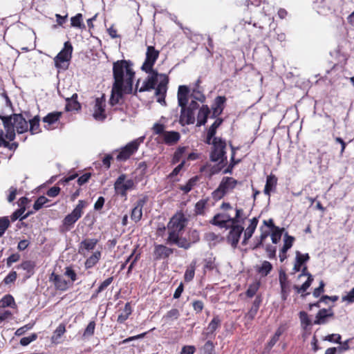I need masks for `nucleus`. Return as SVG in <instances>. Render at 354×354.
<instances>
[{
	"label": "nucleus",
	"instance_id": "obj_5",
	"mask_svg": "<svg viewBox=\"0 0 354 354\" xmlns=\"http://www.w3.org/2000/svg\"><path fill=\"white\" fill-rule=\"evenodd\" d=\"M238 184V180L232 177L225 176L222 178L218 187L212 193V198L221 200L227 193L228 190L233 189Z\"/></svg>",
	"mask_w": 354,
	"mask_h": 354
},
{
	"label": "nucleus",
	"instance_id": "obj_42",
	"mask_svg": "<svg viewBox=\"0 0 354 354\" xmlns=\"http://www.w3.org/2000/svg\"><path fill=\"white\" fill-rule=\"evenodd\" d=\"M187 149V147H185V146L178 147L173 155L171 163L173 165L178 163L180 160V159L183 158V156L185 155Z\"/></svg>",
	"mask_w": 354,
	"mask_h": 354
},
{
	"label": "nucleus",
	"instance_id": "obj_9",
	"mask_svg": "<svg viewBox=\"0 0 354 354\" xmlns=\"http://www.w3.org/2000/svg\"><path fill=\"white\" fill-rule=\"evenodd\" d=\"M228 235L226 237L227 242L230 244L233 249H236L244 231V227L241 225L239 224L230 225Z\"/></svg>",
	"mask_w": 354,
	"mask_h": 354
},
{
	"label": "nucleus",
	"instance_id": "obj_17",
	"mask_svg": "<svg viewBox=\"0 0 354 354\" xmlns=\"http://www.w3.org/2000/svg\"><path fill=\"white\" fill-rule=\"evenodd\" d=\"M227 98L223 95H218L215 97L213 104L212 106V114L210 116L211 118H218V117L222 114Z\"/></svg>",
	"mask_w": 354,
	"mask_h": 354
},
{
	"label": "nucleus",
	"instance_id": "obj_57",
	"mask_svg": "<svg viewBox=\"0 0 354 354\" xmlns=\"http://www.w3.org/2000/svg\"><path fill=\"white\" fill-rule=\"evenodd\" d=\"M95 328V321H91L84 331L83 337H86L92 336L94 334Z\"/></svg>",
	"mask_w": 354,
	"mask_h": 354
},
{
	"label": "nucleus",
	"instance_id": "obj_30",
	"mask_svg": "<svg viewBox=\"0 0 354 354\" xmlns=\"http://www.w3.org/2000/svg\"><path fill=\"white\" fill-rule=\"evenodd\" d=\"M221 320L220 319L218 315L214 316L213 319L211 320L208 326L206 328V332H203V335L206 338H212L214 337V332L221 325Z\"/></svg>",
	"mask_w": 354,
	"mask_h": 354
},
{
	"label": "nucleus",
	"instance_id": "obj_34",
	"mask_svg": "<svg viewBox=\"0 0 354 354\" xmlns=\"http://www.w3.org/2000/svg\"><path fill=\"white\" fill-rule=\"evenodd\" d=\"M225 217V214L218 213L216 214L213 218L209 221V223L214 226H217L220 228H225L228 230L230 227V225H226L225 222L223 219Z\"/></svg>",
	"mask_w": 354,
	"mask_h": 354
},
{
	"label": "nucleus",
	"instance_id": "obj_26",
	"mask_svg": "<svg viewBox=\"0 0 354 354\" xmlns=\"http://www.w3.org/2000/svg\"><path fill=\"white\" fill-rule=\"evenodd\" d=\"M50 280L53 282L56 289L59 290L66 291L68 288L70 282L55 272L51 274Z\"/></svg>",
	"mask_w": 354,
	"mask_h": 354
},
{
	"label": "nucleus",
	"instance_id": "obj_28",
	"mask_svg": "<svg viewBox=\"0 0 354 354\" xmlns=\"http://www.w3.org/2000/svg\"><path fill=\"white\" fill-rule=\"evenodd\" d=\"M310 256L308 253L302 254L299 251L296 252L295 263L294 264L293 270L297 272L301 270L302 266H306L305 264L309 261Z\"/></svg>",
	"mask_w": 354,
	"mask_h": 354
},
{
	"label": "nucleus",
	"instance_id": "obj_49",
	"mask_svg": "<svg viewBox=\"0 0 354 354\" xmlns=\"http://www.w3.org/2000/svg\"><path fill=\"white\" fill-rule=\"evenodd\" d=\"M260 287V282L256 281L249 285L246 292L245 295L248 297L252 298L253 297Z\"/></svg>",
	"mask_w": 354,
	"mask_h": 354
},
{
	"label": "nucleus",
	"instance_id": "obj_3",
	"mask_svg": "<svg viewBox=\"0 0 354 354\" xmlns=\"http://www.w3.org/2000/svg\"><path fill=\"white\" fill-rule=\"evenodd\" d=\"M73 50L71 43L69 41H65L63 48L54 58L55 66L57 69L66 71L68 68Z\"/></svg>",
	"mask_w": 354,
	"mask_h": 354
},
{
	"label": "nucleus",
	"instance_id": "obj_39",
	"mask_svg": "<svg viewBox=\"0 0 354 354\" xmlns=\"http://www.w3.org/2000/svg\"><path fill=\"white\" fill-rule=\"evenodd\" d=\"M83 16L81 13L76 14L74 17L71 18V25L72 27L77 28L80 29H85L86 26L82 21Z\"/></svg>",
	"mask_w": 354,
	"mask_h": 354
},
{
	"label": "nucleus",
	"instance_id": "obj_25",
	"mask_svg": "<svg viewBox=\"0 0 354 354\" xmlns=\"http://www.w3.org/2000/svg\"><path fill=\"white\" fill-rule=\"evenodd\" d=\"M162 142L168 146H172L180 139V134L176 131H166L162 136Z\"/></svg>",
	"mask_w": 354,
	"mask_h": 354
},
{
	"label": "nucleus",
	"instance_id": "obj_15",
	"mask_svg": "<svg viewBox=\"0 0 354 354\" xmlns=\"http://www.w3.org/2000/svg\"><path fill=\"white\" fill-rule=\"evenodd\" d=\"M180 115L179 118V123L182 126L189 125L194 124L195 111L189 109L187 106H180Z\"/></svg>",
	"mask_w": 354,
	"mask_h": 354
},
{
	"label": "nucleus",
	"instance_id": "obj_11",
	"mask_svg": "<svg viewBox=\"0 0 354 354\" xmlns=\"http://www.w3.org/2000/svg\"><path fill=\"white\" fill-rule=\"evenodd\" d=\"M137 151L138 149L136 148L135 145L131 142H129L120 149H115L113 151V153L118 152L116 160L118 162H124L127 160Z\"/></svg>",
	"mask_w": 354,
	"mask_h": 354
},
{
	"label": "nucleus",
	"instance_id": "obj_8",
	"mask_svg": "<svg viewBox=\"0 0 354 354\" xmlns=\"http://www.w3.org/2000/svg\"><path fill=\"white\" fill-rule=\"evenodd\" d=\"M160 55V51L156 50L153 46H148L147 47L146 57L143 62L141 70L145 73H150L155 71L153 67L158 59Z\"/></svg>",
	"mask_w": 354,
	"mask_h": 354
},
{
	"label": "nucleus",
	"instance_id": "obj_21",
	"mask_svg": "<svg viewBox=\"0 0 354 354\" xmlns=\"http://www.w3.org/2000/svg\"><path fill=\"white\" fill-rule=\"evenodd\" d=\"M258 223L259 217H253L250 220V224L244 232L243 239L241 241L242 245L248 244L249 239L252 236L256 230Z\"/></svg>",
	"mask_w": 354,
	"mask_h": 354
},
{
	"label": "nucleus",
	"instance_id": "obj_50",
	"mask_svg": "<svg viewBox=\"0 0 354 354\" xmlns=\"http://www.w3.org/2000/svg\"><path fill=\"white\" fill-rule=\"evenodd\" d=\"M49 202V199H48L44 196H39L33 204L34 211H39L47 203Z\"/></svg>",
	"mask_w": 354,
	"mask_h": 354
},
{
	"label": "nucleus",
	"instance_id": "obj_51",
	"mask_svg": "<svg viewBox=\"0 0 354 354\" xmlns=\"http://www.w3.org/2000/svg\"><path fill=\"white\" fill-rule=\"evenodd\" d=\"M241 159H236L233 157V156H231L230 163L227 166L225 169H223V173L225 174H232L233 172V169L234 167L238 165L239 162H241Z\"/></svg>",
	"mask_w": 354,
	"mask_h": 354
},
{
	"label": "nucleus",
	"instance_id": "obj_33",
	"mask_svg": "<svg viewBox=\"0 0 354 354\" xmlns=\"http://www.w3.org/2000/svg\"><path fill=\"white\" fill-rule=\"evenodd\" d=\"M99 240L97 239H85L80 243L79 253H82L83 250L91 251L94 250Z\"/></svg>",
	"mask_w": 354,
	"mask_h": 354
},
{
	"label": "nucleus",
	"instance_id": "obj_61",
	"mask_svg": "<svg viewBox=\"0 0 354 354\" xmlns=\"http://www.w3.org/2000/svg\"><path fill=\"white\" fill-rule=\"evenodd\" d=\"M165 129V124L159 123V122H156L152 127L153 133L156 134V135L161 136H162L164 132L166 131Z\"/></svg>",
	"mask_w": 354,
	"mask_h": 354
},
{
	"label": "nucleus",
	"instance_id": "obj_14",
	"mask_svg": "<svg viewBox=\"0 0 354 354\" xmlns=\"http://www.w3.org/2000/svg\"><path fill=\"white\" fill-rule=\"evenodd\" d=\"M10 116L19 134L28 131V122L23 118L22 113H12Z\"/></svg>",
	"mask_w": 354,
	"mask_h": 354
},
{
	"label": "nucleus",
	"instance_id": "obj_20",
	"mask_svg": "<svg viewBox=\"0 0 354 354\" xmlns=\"http://www.w3.org/2000/svg\"><path fill=\"white\" fill-rule=\"evenodd\" d=\"M333 316L334 312L332 310V307L320 309L316 314L313 324L315 325L324 324L327 322L328 318L333 317Z\"/></svg>",
	"mask_w": 354,
	"mask_h": 354
},
{
	"label": "nucleus",
	"instance_id": "obj_6",
	"mask_svg": "<svg viewBox=\"0 0 354 354\" xmlns=\"http://www.w3.org/2000/svg\"><path fill=\"white\" fill-rule=\"evenodd\" d=\"M114 189L116 194L127 197V192L134 189L135 183L133 179H127V175L122 174L114 183Z\"/></svg>",
	"mask_w": 354,
	"mask_h": 354
},
{
	"label": "nucleus",
	"instance_id": "obj_43",
	"mask_svg": "<svg viewBox=\"0 0 354 354\" xmlns=\"http://www.w3.org/2000/svg\"><path fill=\"white\" fill-rule=\"evenodd\" d=\"M101 257V252L96 251L92 255H91L85 262V266L86 268H91L93 267L100 260Z\"/></svg>",
	"mask_w": 354,
	"mask_h": 354
},
{
	"label": "nucleus",
	"instance_id": "obj_31",
	"mask_svg": "<svg viewBox=\"0 0 354 354\" xmlns=\"http://www.w3.org/2000/svg\"><path fill=\"white\" fill-rule=\"evenodd\" d=\"M277 184V178L273 175L270 174L266 178V183L264 187L263 193L270 196V193L276 189Z\"/></svg>",
	"mask_w": 354,
	"mask_h": 354
},
{
	"label": "nucleus",
	"instance_id": "obj_47",
	"mask_svg": "<svg viewBox=\"0 0 354 354\" xmlns=\"http://www.w3.org/2000/svg\"><path fill=\"white\" fill-rule=\"evenodd\" d=\"M283 230V228L279 227L272 230V233L270 234L272 243L277 244L280 241Z\"/></svg>",
	"mask_w": 354,
	"mask_h": 354
},
{
	"label": "nucleus",
	"instance_id": "obj_58",
	"mask_svg": "<svg viewBox=\"0 0 354 354\" xmlns=\"http://www.w3.org/2000/svg\"><path fill=\"white\" fill-rule=\"evenodd\" d=\"M180 312L177 308H172L164 316L168 320H176L180 317Z\"/></svg>",
	"mask_w": 354,
	"mask_h": 354
},
{
	"label": "nucleus",
	"instance_id": "obj_2",
	"mask_svg": "<svg viewBox=\"0 0 354 354\" xmlns=\"http://www.w3.org/2000/svg\"><path fill=\"white\" fill-rule=\"evenodd\" d=\"M226 140L223 138H214L213 146L209 152V160L216 164L212 166L209 169V176L218 174L227 166V157L226 151Z\"/></svg>",
	"mask_w": 354,
	"mask_h": 354
},
{
	"label": "nucleus",
	"instance_id": "obj_44",
	"mask_svg": "<svg viewBox=\"0 0 354 354\" xmlns=\"http://www.w3.org/2000/svg\"><path fill=\"white\" fill-rule=\"evenodd\" d=\"M196 261H193L190 265L187 267L184 274V279L186 282L191 281L195 274Z\"/></svg>",
	"mask_w": 354,
	"mask_h": 354
},
{
	"label": "nucleus",
	"instance_id": "obj_13",
	"mask_svg": "<svg viewBox=\"0 0 354 354\" xmlns=\"http://www.w3.org/2000/svg\"><path fill=\"white\" fill-rule=\"evenodd\" d=\"M149 73L150 75L144 81L142 86L138 90L139 92L150 91L155 88L161 73L157 71H153Z\"/></svg>",
	"mask_w": 354,
	"mask_h": 354
},
{
	"label": "nucleus",
	"instance_id": "obj_10",
	"mask_svg": "<svg viewBox=\"0 0 354 354\" xmlns=\"http://www.w3.org/2000/svg\"><path fill=\"white\" fill-rule=\"evenodd\" d=\"M180 235L181 234H178L174 231L168 233L167 243L169 245H176L178 248L188 250L191 247L192 243L185 237H181Z\"/></svg>",
	"mask_w": 354,
	"mask_h": 354
},
{
	"label": "nucleus",
	"instance_id": "obj_64",
	"mask_svg": "<svg viewBox=\"0 0 354 354\" xmlns=\"http://www.w3.org/2000/svg\"><path fill=\"white\" fill-rule=\"evenodd\" d=\"M281 288V297L282 301H285L287 300L288 297L290 294V284H284L280 286Z\"/></svg>",
	"mask_w": 354,
	"mask_h": 354
},
{
	"label": "nucleus",
	"instance_id": "obj_38",
	"mask_svg": "<svg viewBox=\"0 0 354 354\" xmlns=\"http://www.w3.org/2000/svg\"><path fill=\"white\" fill-rule=\"evenodd\" d=\"M298 315L301 322V328L304 330H308V327L311 326L313 324L308 313L306 311L301 310L299 313Z\"/></svg>",
	"mask_w": 354,
	"mask_h": 354
},
{
	"label": "nucleus",
	"instance_id": "obj_16",
	"mask_svg": "<svg viewBox=\"0 0 354 354\" xmlns=\"http://www.w3.org/2000/svg\"><path fill=\"white\" fill-rule=\"evenodd\" d=\"M0 120L2 121L6 133H4V138L6 137L10 141H13L16 137L15 126L12 124V117L8 115H0Z\"/></svg>",
	"mask_w": 354,
	"mask_h": 354
},
{
	"label": "nucleus",
	"instance_id": "obj_4",
	"mask_svg": "<svg viewBox=\"0 0 354 354\" xmlns=\"http://www.w3.org/2000/svg\"><path fill=\"white\" fill-rule=\"evenodd\" d=\"M140 80H138L136 83V88H138V84ZM133 94L136 95L137 93V88H136V91L133 93V88H128V87H121V86L114 85L113 84L112 88H111V93L109 98V103L111 106H114L115 105L120 104H122V102H120L121 100H122L124 97L125 95L127 94Z\"/></svg>",
	"mask_w": 354,
	"mask_h": 354
},
{
	"label": "nucleus",
	"instance_id": "obj_46",
	"mask_svg": "<svg viewBox=\"0 0 354 354\" xmlns=\"http://www.w3.org/2000/svg\"><path fill=\"white\" fill-rule=\"evenodd\" d=\"M35 267V263L31 261H24L20 265L18 266V268H21L28 273V277H30L31 275L34 274Z\"/></svg>",
	"mask_w": 354,
	"mask_h": 354
},
{
	"label": "nucleus",
	"instance_id": "obj_62",
	"mask_svg": "<svg viewBox=\"0 0 354 354\" xmlns=\"http://www.w3.org/2000/svg\"><path fill=\"white\" fill-rule=\"evenodd\" d=\"M189 241L192 244L196 243L200 241V234L197 230H192L189 232Z\"/></svg>",
	"mask_w": 354,
	"mask_h": 354
},
{
	"label": "nucleus",
	"instance_id": "obj_63",
	"mask_svg": "<svg viewBox=\"0 0 354 354\" xmlns=\"http://www.w3.org/2000/svg\"><path fill=\"white\" fill-rule=\"evenodd\" d=\"M324 340L328 341L329 342L340 344L342 340V336L339 334L333 333L326 335L324 337Z\"/></svg>",
	"mask_w": 354,
	"mask_h": 354
},
{
	"label": "nucleus",
	"instance_id": "obj_18",
	"mask_svg": "<svg viewBox=\"0 0 354 354\" xmlns=\"http://www.w3.org/2000/svg\"><path fill=\"white\" fill-rule=\"evenodd\" d=\"M80 217V215L72 211L70 214H67L62 220V224L59 227V231L63 233L71 230V229L73 227L74 224L78 221V219Z\"/></svg>",
	"mask_w": 354,
	"mask_h": 354
},
{
	"label": "nucleus",
	"instance_id": "obj_36",
	"mask_svg": "<svg viewBox=\"0 0 354 354\" xmlns=\"http://www.w3.org/2000/svg\"><path fill=\"white\" fill-rule=\"evenodd\" d=\"M39 122L40 117L39 115L34 116L31 120H30V122H28V124H30L28 131L32 135L41 132Z\"/></svg>",
	"mask_w": 354,
	"mask_h": 354
},
{
	"label": "nucleus",
	"instance_id": "obj_59",
	"mask_svg": "<svg viewBox=\"0 0 354 354\" xmlns=\"http://www.w3.org/2000/svg\"><path fill=\"white\" fill-rule=\"evenodd\" d=\"M223 120L221 118H218L214 122V123L209 127L207 132L216 136L217 129L222 124Z\"/></svg>",
	"mask_w": 354,
	"mask_h": 354
},
{
	"label": "nucleus",
	"instance_id": "obj_55",
	"mask_svg": "<svg viewBox=\"0 0 354 354\" xmlns=\"http://www.w3.org/2000/svg\"><path fill=\"white\" fill-rule=\"evenodd\" d=\"M113 280V277H111L105 279L104 281H102L98 286V288L96 289L95 294L93 296V297L95 295H97L101 292H102L105 288H106L112 283Z\"/></svg>",
	"mask_w": 354,
	"mask_h": 354
},
{
	"label": "nucleus",
	"instance_id": "obj_54",
	"mask_svg": "<svg viewBox=\"0 0 354 354\" xmlns=\"http://www.w3.org/2000/svg\"><path fill=\"white\" fill-rule=\"evenodd\" d=\"M142 217V209L137 207H133L131 213V219L135 223L139 222Z\"/></svg>",
	"mask_w": 354,
	"mask_h": 354
},
{
	"label": "nucleus",
	"instance_id": "obj_37",
	"mask_svg": "<svg viewBox=\"0 0 354 354\" xmlns=\"http://www.w3.org/2000/svg\"><path fill=\"white\" fill-rule=\"evenodd\" d=\"M272 269L273 266L270 262L263 261L261 265L257 268V272L261 274V277H267Z\"/></svg>",
	"mask_w": 354,
	"mask_h": 354
},
{
	"label": "nucleus",
	"instance_id": "obj_24",
	"mask_svg": "<svg viewBox=\"0 0 354 354\" xmlns=\"http://www.w3.org/2000/svg\"><path fill=\"white\" fill-rule=\"evenodd\" d=\"M211 113V109L207 104H203L197 114V123L196 127H200L204 126L208 120V118Z\"/></svg>",
	"mask_w": 354,
	"mask_h": 354
},
{
	"label": "nucleus",
	"instance_id": "obj_35",
	"mask_svg": "<svg viewBox=\"0 0 354 354\" xmlns=\"http://www.w3.org/2000/svg\"><path fill=\"white\" fill-rule=\"evenodd\" d=\"M260 231L261 232V235L259 238L257 239V242L254 244V245L251 248L252 250H256L263 246V242L266 239L270 236V232L269 230H263V227H260Z\"/></svg>",
	"mask_w": 354,
	"mask_h": 354
},
{
	"label": "nucleus",
	"instance_id": "obj_1",
	"mask_svg": "<svg viewBox=\"0 0 354 354\" xmlns=\"http://www.w3.org/2000/svg\"><path fill=\"white\" fill-rule=\"evenodd\" d=\"M133 63L129 59H120L113 64V84L133 88L135 71Z\"/></svg>",
	"mask_w": 354,
	"mask_h": 354
},
{
	"label": "nucleus",
	"instance_id": "obj_29",
	"mask_svg": "<svg viewBox=\"0 0 354 354\" xmlns=\"http://www.w3.org/2000/svg\"><path fill=\"white\" fill-rule=\"evenodd\" d=\"M62 114V113L60 111H53L48 113L42 119V121L47 124L44 125V128L47 130H51L52 128L50 126L59 120Z\"/></svg>",
	"mask_w": 354,
	"mask_h": 354
},
{
	"label": "nucleus",
	"instance_id": "obj_41",
	"mask_svg": "<svg viewBox=\"0 0 354 354\" xmlns=\"http://www.w3.org/2000/svg\"><path fill=\"white\" fill-rule=\"evenodd\" d=\"M132 313V309L130 303H126L123 309V313L118 315L117 322L120 324L124 323Z\"/></svg>",
	"mask_w": 354,
	"mask_h": 354
},
{
	"label": "nucleus",
	"instance_id": "obj_32",
	"mask_svg": "<svg viewBox=\"0 0 354 354\" xmlns=\"http://www.w3.org/2000/svg\"><path fill=\"white\" fill-rule=\"evenodd\" d=\"M77 94L74 93L71 97L66 99V104L65 106V110L66 111H79L81 109L82 106L77 101Z\"/></svg>",
	"mask_w": 354,
	"mask_h": 354
},
{
	"label": "nucleus",
	"instance_id": "obj_12",
	"mask_svg": "<svg viewBox=\"0 0 354 354\" xmlns=\"http://www.w3.org/2000/svg\"><path fill=\"white\" fill-rule=\"evenodd\" d=\"M105 95L97 97L95 100L94 113L93 116L97 121H103L106 118L105 113Z\"/></svg>",
	"mask_w": 354,
	"mask_h": 354
},
{
	"label": "nucleus",
	"instance_id": "obj_60",
	"mask_svg": "<svg viewBox=\"0 0 354 354\" xmlns=\"http://www.w3.org/2000/svg\"><path fill=\"white\" fill-rule=\"evenodd\" d=\"M203 354H213L214 351V345L212 340L205 342L202 348Z\"/></svg>",
	"mask_w": 354,
	"mask_h": 354
},
{
	"label": "nucleus",
	"instance_id": "obj_22",
	"mask_svg": "<svg viewBox=\"0 0 354 354\" xmlns=\"http://www.w3.org/2000/svg\"><path fill=\"white\" fill-rule=\"evenodd\" d=\"M190 89L187 85H180L178 88L177 98L178 104L180 106H187L189 102V95Z\"/></svg>",
	"mask_w": 354,
	"mask_h": 354
},
{
	"label": "nucleus",
	"instance_id": "obj_19",
	"mask_svg": "<svg viewBox=\"0 0 354 354\" xmlns=\"http://www.w3.org/2000/svg\"><path fill=\"white\" fill-rule=\"evenodd\" d=\"M174 249L168 248L162 244H155L153 250L154 260L166 259L174 253Z\"/></svg>",
	"mask_w": 354,
	"mask_h": 354
},
{
	"label": "nucleus",
	"instance_id": "obj_27",
	"mask_svg": "<svg viewBox=\"0 0 354 354\" xmlns=\"http://www.w3.org/2000/svg\"><path fill=\"white\" fill-rule=\"evenodd\" d=\"M160 82L155 86V95L156 96L166 95L167 84L169 83V77L166 74L160 75Z\"/></svg>",
	"mask_w": 354,
	"mask_h": 354
},
{
	"label": "nucleus",
	"instance_id": "obj_56",
	"mask_svg": "<svg viewBox=\"0 0 354 354\" xmlns=\"http://www.w3.org/2000/svg\"><path fill=\"white\" fill-rule=\"evenodd\" d=\"M37 338V333H32L28 337H24L20 339V344L23 346L29 345L31 342L35 341Z\"/></svg>",
	"mask_w": 354,
	"mask_h": 354
},
{
	"label": "nucleus",
	"instance_id": "obj_48",
	"mask_svg": "<svg viewBox=\"0 0 354 354\" xmlns=\"http://www.w3.org/2000/svg\"><path fill=\"white\" fill-rule=\"evenodd\" d=\"M65 331H66L65 325L63 324H59L53 333V335L52 337L53 342L58 343L59 342L58 339L61 338V337L64 335Z\"/></svg>",
	"mask_w": 354,
	"mask_h": 354
},
{
	"label": "nucleus",
	"instance_id": "obj_7",
	"mask_svg": "<svg viewBox=\"0 0 354 354\" xmlns=\"http://www.w3.org/2000/svg\"><path fill=\"white\" fill-rule=\"evenodd\" d=\"M188 219L182 212L174 214L169 220L167 224L169 233L175 232L176 233L182 234V232L186 227Z\"/></svg>",
	"mask_w": 354,
	"mask_h": 354
},
{
	"label": "nucleus",
	"instance_id": "obj_45",
	"mask_svg": "<svg viewBox=\"0 0 354 354\" xmlns=\"http://www.w3.org/2000/svg\"><path fill=\"white\" fill-rule=\"evenodd\" d=\"M15 306V299L14 297L10 295H6L0 299V307L1 308H6L11 307Z\"/></svg>",
	"mask_w": 354,
	"mask_h": 354
},
{
	"label": "nucleus",
	"instance_id": "obj_52",
	"mask_svg": "<svg viewBox=\"0 0 354 354\" xmlns=\"http://www.w3.org/2000/svg\"><path fill=\"white\" fill-rule=\"evenodd\" d=\"M207 203V199H201L195 205V214L196 215H203Z\"/></svg>",
	"mask_w": 354,
	"mask_h": 354
},
{
	"label": "nucleus",
	"instance_id": "obj_40",
	"mask_svg": "<svg viewBox=\"0 0 354 354\" xmlns=\"http://www.w3.org/2000/svg\"><path fill=\"white\" fill-rule=\"evenodd\" d=\"M198 180V177L197 176H193L188 180L185 185H180L179 189L185 194H187L193 189Z\"/></svg>",
	"mask_w": 354,
	"mask_h": 354
},
{
	"label": "nucleus",
	"instance_id": "obj_23",
	"mask_svg": "<svg viewBox=\"0 0 354 354\" xmlns=\"http://www.w3.org/2000/svg\"><path fill=\"white\" fill-rule=\"evenodd\" d=\"M294 241L295 238L289 235L288 232L284 234V243L279 252V259L281 262H283L287 258L286 253L292 248Z\"/></svg>",
	"mask_w": 354,
	"mask_h": 354
},
{
	"label": "nucleus",
	"instance_id": "obj_53",
	"mask_svg": "<svg viewBox=\"0 0 354 354\" xmlns=\"http://www.w3.org/2000/svg\"><path fill=\"white\" fill-rule=\"evenodd\" d=\"M190 97H192L195 101H198L201 102H204L206 100L205 95L200 91L198 90L197 88H194L192 91V93L190 95Z\"/></svg>",
	"mask_w": 354,
	"mask_h": 354
}]
</instances>
